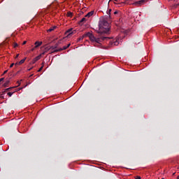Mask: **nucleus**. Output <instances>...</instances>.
Listing matches in <instances>:
<instances>
[{"instance_id": "obj_1", "label": "nucleus", "mask_w": 179, "mask_h": 179, "mask_svg": "<svg viewBox=\"0 0 179 179\" xmlns=\"http://www.w3.org/2000/svg\"><path fill=\"white\" fill-rule=\"evenodd\" d=\"M110 24H108L106 20H101L99 21V29L97 31L98 35L96 36V38H101L100 43H101V41L110 40V37H107L106 36V34H108V31H110V29L108 28Z\"/></svg>"}, {"instance_id": "obj_2", "label": "nucleus", "mask_w": 179, "mask_h": 179, "mask_svg": "<svg viewBox=\"0 0 179 179\" xmlns=\"http://www.w3.org/2000/svg\"><path fill=\"white\" fill-rule=\"evenodd\" d=\"M85 37H89L92 43H100L101 38H97L90 32H87L81 37L78 38V41H82Z\"/></svg>"}, {"instance_id": "obj_3", "label": "nucleus", "mask_w": 179, "mask_h": 179, "mask_svg": "<svg viewBox=\"0 0 179 179\" xmlns=\"http://www.w3.org/2000/svg\"><path fill=\"white\" fill-rule=\"evenodd\" d=\"M73 30V29L71 28L69 29H68L66 31V34L67 35V37H69V36H72V34H75V33H76V31H72Z\"/></svg>"}, {"instance_id": "obj_4", "label": "nucleus", "mask_w": 179, "mask_h": 179, "mask_svg": "<svg viewBox=\"0 0 179 179\" xmlns=\"http://www.w3.org/2000/svg\"><path fill=\"white\" fill-rule=\"evenodd\" d=\"M68 48L67 46H64L62 48L56 49L53 51V52H59L61 51H64V50H66Z\"/></svg>"}, {"instance_id": "obj_5", "label": "nucleus", "mask_w": 179, "mask_h": 179, "mask_svg": "<svg viewBox=\"0 0 179 179\" xmlns=\"http://www.w3.org/2000/svg\"><path fill=\"white\" fill-rule=\"evenodd\" d=\"M114 45H118L120 44V38H116L115 41H113Z\"/></svg>"}, {"instance_id": "obj_6", "label": "nucleus", "mask_w": 179, "mask_h": 179, "mask_svg": "<svg viewBox=\"0 0 179 179\" xmlns=\"http://www.w3.org/2000/svg\"><path fill=\"white\" fill-rule=\"evenodd\" d=\"M145 3L144 0H141V1H136L134 3V5H142V3Z\"/></svg>"}, {"instance_id": "obj_7", "label": "nucleus", "mask_w": 179, "mask_h": 179, "mask_svg": "<svg viewBox=\"0 0 179 179\" xmlns=\"http://www.w3.org/2000/svg\"><path fill=\"white\" fill-rule=\"evenodd\" d=\"M85 22H86V18L85 17L82 18L81 20H80L79 22L80 26H82L85 23Z\"/></svg>"}, {"instance_id": "obj_8", "label": "nucleus", "mask_w": 179, "mask_h": 179, "mask_svg": "<svg viewBox=\"0 0 179 179\" xmlns=\"http://www.w3.org/2000/svg\"><path fill=\"white\" fill-rule=\"evenodd\" d=\"M43 44V42L36 41L35 42V48H38V47H40Z\"/></svg>"}, {"instance_id": "obj_9", "label": "nucleus", "mask_w": 179, "mask_h": 179, "mask_svg": "<svg viewBox=\"0 0 179 179\" xmlns=\"http://www.w3.org/2000/svg\"><path fill=\"white\" fill-rule=\"evenodd\" d=\"M40 58H41V55L37 56L36 57H35V58L33 59V64H36V62H37V61H38V59H40Z\"/></svg>"}, {"instance_id": "obj_10", "label": "nucleus", "mask_w": 179, "mask_h": 179, "mask_svg": "<svg viewBox=\"0 0 179 179\" xmlns=\"http://www.w3.org/2000/svg\"><path fill=\"white\" fill-rule=\"evenodd\" d=\"M93 13H94V11H90L85 15V17H90V16H93Z\"/></svg>"}, {"instance_id": "obj_11", "label": "nucleus", "mask_w": 179, "mask_h": 179, "mask_svg": "<svg viewBox=\"0 0 179 179\" xmlns=\"http://www.w3.org/2000/svg\"><path fill=\"white\" fill-rule=\"evenodd\" d=\"M55 29H57V26H54V27L50 28L49 29H48V32L51 33V31H53V30H55Z\"/></svg>"}, {"instance_id": "obj_12", "label": "nucleus", "mask_w": 179, "mask_h": 179, "mask_svg": "<svg viewBox=\"0 0 179 179\" xmlns=\"http://www.w3.org/2000/svg\"><path fill=\"white\" fill-rule=\"evenodd\" d=\"M10 81H9L8 80H7L5 83L3 85V87H8V85H9Z\"/></svg>"}, {"instance_id": "obj_13", "label": "nucleus", "mask_w": 179, "mask_h": 179, "mask_svg": "<svg viewBox=\"0 0 179 179\" xmlns=\"http://www.w3.org/2000/svg\"><path fill=\"white\" fill-rule=\"evenodd\" d=\"M45 64V62H42V66L38 70V72H41V71H43V68H44V64Z\"/></svg>"}, {"instance_id": "obj_14", "label": "nucleus", "mask_w": 179, "mask_h": 179, "mask_svg": "<svg viewBox=\"0 0 179 179\" xmlns=\"http://www.w3.org/2000/svg\"><path fill=\"white\" fill-rule=\"evenodd\" d=\"M24 61H26V57L20 61V62H18V64L22 65V64H24Z\"/></svg>"}, {"instance_id": "obj_15", "label": "nucleus", "mask_w": 179, "mask_h": 179, "mask_svg": "<svg viewBox=\"0 0 179 179\" xmlns=\"http://www.w3.org/2000/svg\"><path fill=\"white\" fill-rule=\"evenodd\" d=\"M11 89H15V87H11L7 88L5 90H6V92H9V90H11Z\"/></svg>"}, {"instance_id": "obj_16", "label": "nucleus", "mask_w": 179, "mask_h": 179, "mask_svg": "<svg viewBox=\"0 0 179 179\" xmlns=\"http://www.w3.org/2000/svg\"><path fill=\"white\" fill-rule=\"evenodd\" d=\"M8 96H9V97H12L13 92H8Z\"/></svg>"}, {"instance_id": "obj_17", "label": "nucleus", "mask_w": 179, "mask_h": 179, "mask_svg": "<svg viewBox=\"0 0 179 179\" xmlns=\"http://www.w3.org/2000/svg\"><path fill=\"white\" fill-rule=\"evenodd\" d=\"M108 15H110L111 13V9H109L108 11L107 12Z\"/></svg>"}, {"instance_id": "obj_18", "label": "nucleus", "mask_w": 179, "mask_h": 179, "mask_svg": "<svg viewBox=\"0 0 179 179\" xmlns=\"http://www.w3.org/2000/svg\"><path fill=\"white\" fill-rule=\"evenodd\" d=\"M19 45H17V43H14V48H16V47H17Z\"/></svg>"}, {"instance_id": "obj_19", "label": "nucleus", "mask_w": 179, "mask_h": 179, "mask_svg": "<svg viewBox=\"0 0 179 179\" xmlns=\"http://www.w3.org/2000/svg\"><path fill=\"white\" fill-rule=\"evenodd\" d=\"M13 65H15L14 63L11 64L10 65V68H13Z\"/></svg>"}, {"instance_id": "obj_20", "label": "nucleus", "mask_w": 179, "mask_h": 179, "mask_svg": "<svg viewBox=\"0 0 179 179\" xmlns=\"http://www.w3.org/2000/svg\"><path fill=\"white\" fill-rule=\"evenodd\" d=\"M67 48H69V47H71V43H69L67 45H66Z\"/></svg>"}, {"instance_id": "obj_21", "label": "nucleus", "mask_w": 179, "mask_h": 179, "mask_svg": "<svg viewBox=\"0 0 179 179\" xmlns=\"http://www.w3.org/2000/svg\"><path fill=\"white\" fill-rule=\"evenodd\" d=\"M3 79H5V78H0V83H1V82H3Z\"/></svg>"}, {"instance_id": "obj_22", "label": "nucleus", "mask_w": 179, "mask_h": 179, "mask_svg": "<svg viewBox=\"0 0 179 179\" xmlns=\"http://www.w3.org/2000/svg\"><path fill=\"white\" fill-rule=\"evenodd\" d=\"M68 16H72V13H69Z\"/></svg>"}, {"instance_id": "obj_23", "label": "nucleus", "mask_w": 179, "mask_h": 179, "mask_svg": "<svg viewBox=\"0 0 179 179\" xmlns=\"http://www.w3.org/2000/svg\"><path fill=\"white\" fill-rule=\"evenodd\" d=\"M26 43H27V41H24L22 43V45H24V44H26Z\"/></svg>"}, {"instance_id": "obj_24", "label": "nucleus", "mask_w": 179, "mask_h": 179, "mask_svg": "<svg viewBox=\"0 0 179 179\" xmlns=\"http://www.w3.org/2000/svg\"><path fill=\"white\" fill-rule=\"evenodd\" d=\"M55 49V48H58V44H56L55 46H54Z\"/></svg>"}, {"instance_id": "obj_25", "label": "nucleus", "mask_w": 179, "mask_h": 179, "mask_svg": "<svg viewBox=\"0 0 179 179\" xmlns=\"http://www.w3.org/2000/svg\"><path fill=\"white\" fill-rule=\"evenodd\" d=\"M50 50H55V48L54 46H52V47L50 48Z\"/></svg>"}, {"instance_id": "obj_26", "label": "nucleus", "mask_w": 179, "mask_h": 179, "mask_svg": "<svg viewBox=\"0 0 179 179\" xmlns=\"http://www.w3.org/2000/svg\"><path fill=\"white\" fill-rule=\"evenodd\" d=\"M36 46L34 47V48H33L31 50V51H34V50H36Z\"/></svg>"}, {"instance_id": "obj_27", "label": "nucleus", "mask_w": 179, "mask_h": 179, "mask_svg": "<svg viewBox=\"0 0 179 179\" xmlns=\"http://www.w3.org/2000/svg\"><path fill=\"white\" fill-rule=\"evenodd\" d=\"M20 90H22V88L20 87L17 89V92H20Z\"/></svg>"}, {"instance_id": "obj_28", "label": "nucleus", "mask_w": 179, "mask_h": 179, "mask_svg": "<svg viewBox=\"0 0 179 179\" xmlns=\"http://www.w3.org/2000/svg\"><path fill=\"white\" fill-rule=\"evenodd\" d=\"M141 176H136L135 179H141Z\"/></svg>"}, {"instance_id": "obj_29", "label": "nucleus", "mask_w": 179, "mask_h": 179, "mask_svg": "<svg viewBox=\"0 0 179 179\" xmlns=\"http://www.w3.org/2000/svg\"><path fill=\"white\" fill-rule=\"evenodd\" d=\"M17 58H19V54H17V55L15 56V59H16Z\"/></svg>"}, {"instance_id": "obj_30", "label": "nucleus", "mask_w": 179, "mask_h": 179, "mask_svg": "<svg viewBox=\"0 0 179 179\" xmlns=\"http://www.w3.org/2000/svg\"><path fill=\"white\" fill-rule=\"evenodd\" d=\"M118 13V11H115L114 15H117Z\"/></svg>"}, {"instance_id": "obj_31", "label": "nucleus", "mask_w": 179, "mask_h": 179, "mask_svg": "<svg viewBox=\"0 0 179 179\" xmlns=\"http://www.w3.org/2000/svg\"><path fill=\"white\" fill-rule=\"evenodd\" d=\"M8 73V70H6V71H5L4 72H3V75H5V73Z\"/></svg>"}, {"instance_id": "obj_32", "label": "nucleus", "mask_w": 179, "mask_h": 179, "mask_svg": "<svg viewBox=\"0 0 179 179\" xmlns=\"http://www.w3.org/2000/svg\"><path fill=\"white\" fill-rule=\"evenodd\" d=\"M6 92V91L5 90V91H3V92H2L1 94H5Z\"/></svg>"}, {"instance_id": "obj_33", "label": "nucleus", "mask_w": 179, "mask_h": 179, "mask_svg": "<svg viewBox=\"0 0 179 179\" xmlns=\"http://www.w3.org/2000/svg\"><path fill=\"white\" fill-rule=\"evenodd\" d=\"M17 65H19V62H18V63L17 62V63L15 64V66H16Z\"/></svg>"}, {"instance_id": "obj_34", "label": "nucleus", "mask_w": 179, "mask_h": 179, "mask_svg": "<svg viewBox=\"0 0 179 179\" xmlns=\"http://www.w3.org/2000/svg\"><path fill=\"white\" fill-rule=\"evenodd\" d=\"M17 83H18V86H20V83L19 81L17 82Z\"/></svg>"}, {"instance_id": "obj_35", "label": "nucleus", "mask_w": 179, "mask_h": 179, "mask_svg": "<svg viewBox=\"0 0 179 179\" xmlns=\"http://www.w3.org/2000/svg\"><path fill=\"white\" fill-rule=\"evenodd\" d=\"M58 44H61V41H58Z\"/></svg>"}, {"instance_id": "obj_36", "label": "nucleus", "mask_w": 179, "mask_h": 179, "mask_svg": "<svg viewBox=\"0 0 179 179\" xmlns=\"http://www.w3.org/2000/svg\"><path fill=\"white\" fill-rule=\"evenodd\" d=\"M29 71H31V69H29Z\"/></svg>"}, {"instance_id": "obj_37", "label": "nucleus", "mask_w": 179, "mask_h": 179, "mask_svg": "<svg viewBox=\"0 0 179 179\" xmlns=\"http://www.w3.org/2000/svg\"><path fill=\"white\" fill-rule=\"evenodd\" d=\"M162 179H164V178H162Z\"/></svg>"}]
</instances>
